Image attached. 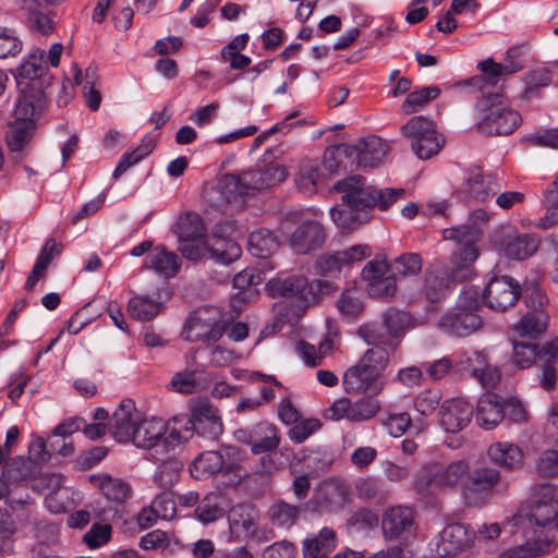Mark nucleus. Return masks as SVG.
<instances>
[{
    "mask_svg": "<svg viewBox=\"0 0 558 558\" xmlns=\"http://www.w3.org/2000/svg\"><path fill=\"white\" fill-rule=\"evenodd\" d=\"M451 263L453 265L452 269L439 260L432 263L426 268L423 291L429 302L441 301L450 293L456 280H465L472 276V268L470 267V274L460 277L457 265L452 259Z\"/></svg>",
    "mask_w": 558,
    "mask_h": 558,
    "instance_id": "12",
    "label": "nucleus"
},
{
    "mask_svg": "<svg viewBox=\"0 0 558 558\" xmlns=\"http://www.w3.org/2000/svg\"><path fill=\"white\" fill-rule=\"evenodd\" d=\"M153 149L150 144H146L137 147L133 151L124 153L116 169L113 170L112 178L118 180L130 167L140 162L144 157H146Z\"/></svg>",
    "mask_w": 558,
    "mask_h": 558,
    "instance_id": "61",
    "label": "nucleus"
},
{
    "mask_svg": "<svg viewBox=\"0 0 558 558\" xmlns=\"http://www.w3.org/2000/svg\"><path fill=\"white\" fill-rule=\"evenodd\" d=\"M473 532L462 523L447 525L440 533L438 548L445 556H454L470 547Z\"/></svg>",
    "mask_w": 558,
    "mask_h": 558,
    "instance_id": "29",
    "label": "nucleus"
},
{
    "mask_svg": "<svg viewBox=\"0 0 558 558\" xmlns=\"http://www.w3.org/2000/svg\"><path fill=\"white\" fill-rule=\"evenodd\" d=\"M231 226L230 222L217 225L213 238L206 244L208 257L216 263L229 265L241 256V246L235 241L219 234V232L230 229Z\"/></svg>",
    "mask_w": 558,
    "mask_h": 558,
    "instance_id": "24",
    "label": "nucleus"
},
{
    "mask_svg": "<svg viewBox=\"0 0 558 558\" xmlns=\"http://www.w3.org/2000/svg\"><path fill=\"white\" fill-rule=\"evenodd\" d=\"M146 266L166 278L173 277L180 269V262L177 254L165 248L157 247L146 259Z\"/></svg>",
    "mask_w": 558,
    "mask_h": 558,
    "instance_id": "39",
    "label": "nucleus"
},
{
    "mask_svg": "<svg viewBox=\"0 0 558 558\" xmlns=\"http://www.w3.org/2000/svg\"><path fill=\"white\" fill-rule=\"evenodd\" d=\"M167 425L160 418L143 420L137 423L131 441L137 447L151 448L167 433Z\"/></svg>",
    "mask_w": 558,
    "mask_h": 558,
    "instance_id": "35",
    "label": "nucleus"
},
{
    "mask_svg": "<svg viewBox=\"0 0 558 558\" xmlns=\"http://www.w3.org/2000/svg\"><path fill=\"white\" fill-rule=\"evenodd\" d=\"M240 177L244 192L248 195L255 191L268 189L284 181L287 169L280 163L272 162L243 171L240 173Z\"/></svg>",
    "mask_w": 558,
    "mask_h": 558,
    "instance_id": "21",
    "label": "nucleus"
},
{
    "mask_svg": "<svg viewBox=\"0 0 558 558\" xmlns=\"http://www.w3.org/2000/svg\"><path fill=\"white\" fill-rule=\"evenodd\" d=\"M438 473V486L440 488H453L465 480L469 463L464 460L450 462L447 465H435Z\"/></svg>",
    "mask_w": 558,
    "mask_h": 558,
    "instance_id": "44",
    "label": "nucleus"
},
{
    "mask_svg": "<svg viewBox=\"0 0 558 558\" xmlns=\"http://www.w3.org/2000/svg\"><path fill=\"white\" fill-rule=\"evenodd\" d=\"M505 187L504 180L495 174H483L480 167H470L461 185L460 194L465 201L486 202Z\"/></svg>",
    "mask_w": 558,
    "mask_h": 558,
    "instance_id": "16",
    "label": "nucleus"
},
{
    "mask_svg": "<svg viewBox=\"0 0 558 558\" xmlns=\"http://www.w3.org/2000/svg\"><path fill=\"white\" fill-rule=\"evenodd\" d=\"M215 193L221 196V199H213L217 207L231 203L236 199L238 196L246 195L242 186L241 177L236 173H226L220 177Z\"/></svg>",
    "mask_w": 558,
    "mask_h": 558,
    "instance_id": "41",
    "label": "nucleus"
},
{
    "mask_svg": "<svg viewBox=\"0 0 558 558\" xmlns=\"http://www.w3.org/2000/svg\"><path fill=\"white\" fill-rule=\"evenodd\" d=\"M526 281L520 284L510 276L492 278L483 292L484 303L494 311H506L513 306L520 296L524 300Z\"/></svg>",
    "mask_w": 558,
    "mask_h": 558,
    "instance_id": "13",
    "label": "nucleus"
},
{
    "mask_svg": "<svg viewBox=\"0 0 558 558\" xmlns=\"http://www.w3.org/2000/svg\"><path fill=\"white\" fill-rule=\"evenodd\" d=\"M2 477L9 483H19L29 477L28 460L24 457H15L3 465Z\"/></svg>",
    "mask_w": 558,
    "mask_h": 558,
    "instance_id": "60",
    "label": "nucleus"
},
{
    "mask_svg": "<svg viewBox=\"0 0 558 558\" xmlns=\"http://www.w3.org/2000/svg\"><path fill=\"white\" fill-rule=\"evenodd\" d=\"M536 499L529 512H520L513 518L515 525L523 524L526 519L531 524L546 527L558 515V501L555 498V489L550 485H542L536 492Z\"/></svg>",
    "mask_w": 558,
    "mask_h": 558,
    "instance_id": "19",
    "label": "nucleus"
},
{
    "mask_svg": "<svg viewBox=\"0 0 558 558\" xmlns=\"http://www.w3.org/2000/svg\"><path fill=\"white\" fill-rule=\"evenodd\" d=\"M267 291L270 296L293 298L296 296L302 303L308 305L316 301V293L308 284V280L303 275H291L286 278H275L267 282Z\"/></svg>",
    "mask_w": 558,
    "mask_h": 558,
    "instance_id": "20",
    "label": "nucleus"
},
{
    "mask_svg": "<svg viewBox=\"0 0 558 558\" xmlns=\"http://www.w3.org/2000/svg\"><path fill=\"white\" fill-rule=\"evenodd\" d=\"M489 219V213L478 208L470 214L463 226L444 230V239L454 241L459 246L452 255V260L458 267L460 277L468 276L470 265L477 259L478 248L476 244L483 235L482 226L486 225Z\"/></svg>",
    "mask_w": 558,
    "mask_h": 558,
    "instance_id": "3",
    "label": "nucleus"
},
{
    "mask_svg": "<svg viewBox=\"0 0 558 558\" xmlns=\"http://www.w3.org/2000/svg\"><path fill=\"white\" fill-rule=\"evenodd\" d=\"M380 410L379 401L372 397L365 396L356 401H352L351 422H364L376 416Z\"/></svg>",
    "mask_w": 558,
    "mask_h": 558,
    "instance_id": "55",
    "label": "nucleus"
},
{
    "mask_svg": "<svg viewBox=\"0 0 558 558\" xmlns=\"http://www.w3.org/2000/svg\"><path fill=\"white\" fill-rule=\"evenodd\" d=\"M482 323L477 313L452 310L440 317L438 326L450 336L468 337L478 330Z\"/></svg>",
    "mask_w": 558,
    "mask_h": 558,
    "instance_id": "25",
    "label": "nucleus"
},
{
    "mask_svg": "<svg viewBox=\"0 0 558 558\" xmlns=\"http://www.w3.org/2000/svg\"><path fill=\"white\" fill-rule=\"evenodd\" d=\"M347 487L338 481H326L319 489V504L330 509L342 508L348 500Z\"/></svg>",
    "mask_w": 558,
    "mask_h": 558,
    "instance_id": "46",
    "label": "nucleus"
},
{
    "mask_svg": "<svg viewBox=\"0 0 558 558\" xmlns=\"http://www.w3.org/2000/svg\"><path fill=\"white\" fill-rule=\"evenodd\" d=\"M89 483L99 489L107 500L117 505L124 504L132 496V487L128 482L108 473L90 475Z\"/></svg>",
    "mask_w": 558,
    "mask_h": 558,
    "instance_id": "30",
    "label": "nucleus"
},
{
    "mask_svg": "<svg viewBox=\"0 0 558 558\" xmlns=\"http://www.w3.org/2000/svg\"><path fill=\"white\" fill-rule=\"evenodd\" d=\"M46 106L41 88L24 90L19 97L14 109V121L8 125L5 141L11 151L27 150L36 130V120L41 116Z\"/></svg>",
    "mask_w": 558,
    "mask_h": 558,
    "instance_id": "1",
    "label": "nucleus"
},
{
    "mask_svg": "<svg viewBox=\"0 0 558 558\" xmlns=\"http://www.w3.org/2000/svg\"><path fill=\"white\" fill-rule=\"evenodd\" d=\"M520 56V49L512 47L507 50L502 63H497L492 58L480 62L477 68L482 71V74L465 81V84L485 93V88L488 85L495 86L501 76L513 74L524 68Z\"/></svg>",
    "mask_w": 558,
    "mask_h": 558,
    "instance_id": "11",
    "label": "nucleus"
},
{
    "mask_svg": "<svg viewBox=\"0 0 558 558\" xmlns=\"http://www.w3.org/2000/svg\"><path fill=\"white\" fill-rule=\"evenodd\" d=\"M414 525V511L408 506L388 508L383 515L381 527L386 538L393 539L411 533Z\"/></svg>",
    "mask_w": 558,
    "mask_h": 558,
    "instance_id": "26",
    "label": "nucleus"
},
{
    "mask_svg": "<svg viewBox=\"0 0 558 558\" xmlns=\"http://www.w3.org/2000/svg\"><path fill=\"white\" fill-rule=\"evenodd\" d=\"M362 279L366 282V291L373 299L388 300L397 290L395 274L389 270L385 258L369 260L362 270Z\"/></svg>",
    "mask_w": 558,
    "mask_h": 558,
    "instance_id": "14",
    "label": "nucleus"
},
{
    "mask_svg": "<svg viewBox=\"0 0 558 558\" xmlns=\"http://www.w3.org/2000/svg\"><path fill=\"white\" fill-rule=\"evenodd\" d=\"M326 232L320 222L304 220L289 238V244L296 254L305 255L318 250L325 243Z\"/></svg>",
    "mask_w": 558,
    "mask_h": 558,
    "instance_id": "22",
    "label": "nucleus"
},
{
    "mask_svg": "<svg viewBox=\"0 0 558 558\" xmlns=\"http://www.w3.org/2000/svg\"><path fill=\"white\" fill-rule=\"evenodd\" d=\"M473 413V407L463 398L448 399L440 405L439 424L447 433H458L470 424Z\"/></svg>",
    "mask_w": 558,
    "mask_h": 558,
    "instance_id": "23",
    "label": "nucleus"
},
{
    "mask_svg": "<svg viewBox=\"0 0 558 558\" xmlns=\"http://www.w3.org/2000/svg\"><path fill=\"white\" fill-rule=\"evenodd\" d=\"M333 190L342 193V203L367 213L371 208L389 209L396 202L405 198L404 189H378L366 185L365 179L353 175L338 181Z\"/></svg>",
    "mask_w": 558,
    "mask_h": 558,
    "instance_id": "2",
    "label": "nucleus"
},
{
    "mask_svg": "<svg viewBox=\"0 0 558 558\" xmlns=\"http://www.w3.org/2000/svg\"><path fill=\"white\" fill-rule=\"evenodd\" d=\"M372 256L367 244H355L342 251L327 252L316 259L315 268L323 276H336L343 267H351Z\"/></svg>",
    "mask_w": 558,
    "mask_h": 558,
    "instance_id": "18",
    "label": "nucleus"
},
{
    "mask_svg": "<svg viewBox=\"0 0 558 558\" xmlns=\"http://www.w3.org/2000/svg\"><path fill=\"white\" fill-rule=\"evenodd\" d=\"M344 206L343 208L333 207L330 209L331 219L338 228L350 232L368 221L367 213L360 211L350 205Z\"/></svg>",
    "mask_w": 558,
    "mask_h": 558,
    "instance_id": "43",
    "label": "nucleus"
},
{
    "mask_svg": "<svg viewBox=\"0 0 558 558\" xmlns=\"http://www.w3.org/2000/svg\"><path fill=\"white\" fill-rule=\"evenodd\" d=\"M230 526L248 532L255 525V519L245 505L233 506L228 514Z\"/></svg>",
    "mask_w": 558,
    "mask_h": 558,
    "instance_id": "62",
    "label": "nucleus"
},
{
    "mask_svg": "<svg viewBox=\"0 0 558 558\" xmlns=\"http://www.w3.org/2000/svg\"><path fill=\"white\" fill-rule=\"evenodd\" d=\"M494 247L499 254L513 260H524L535 254L541 240L533 233H521L509 225L492 235Z\"/></svg>",
    "mask_w": 558,
    "mask_h": 558,
    "instance_id": "9",
    "label": "nucleus"
},
{
    "mask_svg": "<svg viewBox=\"0 0 558 558\" xmlns=\"http://www.w3.org/2000/svg\"><path fill=\"white\" fill-rule=\"evenodd\" d=\"M191 428L199 436L217 440L223 433L220 411L208 399H196L190 404Z\"/></svg>",
    "mask_w": 558,
    "mask_h": 558,
    "instance_id": "15",
    "label": "nucleus"
},
{
    "mask_svg": "<svg viewBox=\"0 0 558 558\" xmlns=\"http://www.w3.org/2000/svg\"><path fill=\"white\" fill-rule=\"evenodd\" d=\"M438 473L435 465L425 466L414 482V489L417 494L428 495L438 486Z\"/></svg>",
    "mask_w": 558,
    "mask_h": 558,
    "instance_id": "64",
    "label": "nucleus"
},
{
    "mask_svg": "<svg viewBox=\"0 0 558 558\" xmlns=\"http://www.w3.org/2000/svg\"><path fill=\"white\" fill-rule=\"evenodd\" d=\"M423 259L417 253H403L392 263L393 274L402 277L416 276L421 272Z\"/></svg>",
    "mask_w": 558,
    "mask_h": 558,
    "instance_id": "57",
    "label": "nucleus"
},
{
    "mask_svg": "<svg viewBox=\"0 0 558 558\" xmlns=\"http://www.w3.org/2000/svg\"><path fill=\"white\" fill-rule=\"evenodd\" d=\"M524 304L527 311L514 325V330L521 337L536 338L546 331L549 322V300L536 280L525 282Z\"/></svg>",
    "mask_w": 558,
    "mask_h": 558,
    "instance_id": "5",
    "label": "nucleus"
},
{
    "mask_svg": "<svg viewBox=\"0 0 558 558\" xmlns=\"http://www.w3.org/2000/svg\"><path fill=\"white\" fill-rule=\"evenodd\" d=\"M383 325L386 331L376 324H364L357 328L356 335L368 345L384 344L395 352L400 338L411 325V317L408 313L391 307L383 313Z\"/></svg>",
    "mask_w": 558,
    "mask_h": 558,
    "instance_id": "6",
    "label": "nucleus"
},
{
    "mask_svg": "<svg viewBox=\"0 0 558 558\" xmlns=\"http://www.w3.org/2000/svg\"><path fill=\"white\" fill-rule=\"evenodd\" d=\"M487 457L492 463L508 471L520 468L523 460L520 447L507 441L492 444L487 448Z\"/></svg>",
    "mask_w": 558,
    "mask_h": 558,
    "instance_id": "31",
    "label": "nucleus"
},
{
    "mask_svg": "<svg viewBox=\"0 0 558 558\" xmlns=\"http://www.w3.org/2000/svg\"><path fill=\"white\" fill-rule=\"evenodd\" d=\"M536 366L541 387L546 391L555 390L558 380V337L544 344Z\"/></svg>",
    "mask_w": 558,
    "mask_h": 558,
    "instance_id": "27",
    "label": "nucleus"
},
{
    "mask_svg": "<svg viewBox=\"0 0 558 558\" xmlns=\"http://www.w3.org/2000/svg\"><path fill=\"white\" fill-rule=\"evenodd\" d=\"M301 507L280 500L269 507L268 517L271 523L280 529L289 530L299 520Z\"/></svg>",
    "mask_w": 558,
    "mask_h": 558,
    "instance_id": "45",
    "label": "nucleus"
},
{
    "mask_svg": "<svg viewBox=\"0 0 558 558\" xmlns=\"http://www.w3.org/2000/svg\"><path fill=\"white\" fill-rule=\"evenodd\" d=\"M440 94V88L437 86H426L418 90L408 94L403 101L401 109L403 113L410 114L422 110L426 105L436 99Z\"/></svg>",
    "mask_w": 558,
    "mask_h": 558,
    "instance_id": "50",
    "label": "nucleus"
},
{
    "mask_svg": "<svg viewBox=\"0 0 558 558\" xmlns=\"http://www.w3.org/2000/svg\"><path fill=\"white\" fill-rule=\"evenodd\" d=\"M379 377L372 369L357 362L343 374L342 386L347 393L359 395L368 390Z\"/></svg>",
    "mask_w": 558,
    "mask_h": 558,
    "instance_id": "33",
    "label": "nucleus"
},
{
    "mask_svg": "<svg viewBox=\"0 0 558 558\" xmlns=\"http://www.w3.org/2000/svg\"><path fill=\"white\" fill-rule=\"evenodd\" d=\"M135 404L131 399H124L113 412L109 430L119 442H128L137 425L135 421Z\"/></svg>",
    "mask_w": 558,
    "mask_h": 558,
    "instance_id": "28",
    "label": "nucleus"
},
{
    "mask_svg": "<svg viewBox=\"0 0 558 558\" xmlns=\"http://www.w3.org/2000/svg\"><path fill=\"white\" fill-rule=\"evenodd\" d=\"M343 147H349L348 143H341L328 148L324 154V166L330 172H338L340 169L344 171L350 170L351 166H348L351 155L349 151H342Z\"/></svg>",
    "mask_w": 558,
    "mask_h": 558,
    "instance_id": "56",
    "label": "nucleus"
},
{
    "mask_svg": "<svg viewBox=\"0 0 558 558\" xmlns=\"http://www.w3.org/2000/svg\"><path fill=\"white\" fill-rule=\"evenodd\" d=\"M319 177V163L317 160L302 161L299 167V172L295 177L298 189L306 195H312L316 192L317 180Z\"/></svg>",
    "mask_w": 558,
    "mask_h": 558,
    "instance_id": "47",
    "label": "nucleus"
},
{
    "mask_svg": "<svg viewBox=\"0 0 558 558\" xmlns=\"http://www.w3.org/2000/svg\"><path fill=\"white\" fill-rule=\"evenodd\" d=\"M444 143L442 136L435 131L434 134L425 136L420 143L418 141L414 142L411 148L420 159H429L440 151Z\"/></svg>",
    "mask_w": 558,
    "mask_h": 558,
    "instance_id": "58",
    "label": "nucleus"
},
{
    "mask_svg": "<svg viewBox=\"0 0 558 558\" xmlns=\"http://www.w3.org/2000/svg\"><path fill=\"white\" fill-rule=\"evenodd\" d=\"M544 352V345L537 343L517 341L513 343V362L519 368H527L537 364L541 353Z\"/></svg>",
    "mask_w": 558,
    "mask_h": 558,
    "instance_id": "51",
    "label": "nucleus"
},
{
    "mask_svg": "<svg viewBox=\"0 0 558 558\" xmlns=\"http://www.w3.org/2000/svg\"><path fill=\"white\" fill-rule=\"evenodd\" d=\"M441 395L438 390L427 389L415 397L414 407L418 413L428 416L439 407Z\"/></svg>",
    "mask_w": 558,
    "mask_h": 558,
    "instance_id": "63",
    "label": "nucleus"
},
{
    "mask_svg": "<svg viewBox=\"0 0 558 558\" xmlns=\"http://www.w3.org/2000/svg\"><path fill=\"white\" fill-rule=\"evenodd\" d=\"M45 53V50L41 49H36L34 52L29 53L14 71V76L17 80L33 81L41 78L48 71Z\"/></svg>",
    "mask_w": 558,
    "mask_h": 558,
    "instance_id": "42",
    "label": "nucleus"
},
{
    "mask_svg": "<svg viewBox=\"0 0 558 558\" xmlns=\"http://www.w3.org/2000/svg\"><path fill=\"white\" fill-rule=\"evenodd\" d=\"M475 417L478 425L485 429L496 427L504 418L500 398L494 393L483 395L477 401Z\"/></svg>",
    "mask_w": 558,
    "mask_h": 558,
    "instance_id": "32",
    "label": "nucleus"
},
{
    "mask_svg": "<svg viewBox=\"0 0 558 558\" xmlns=\"http://www.w3.org/2000/svg\"><path fill=\"white\" fill-rule=\"evenodd\" d=\"M204 226L201 217L190 214L181 219L178 225V235L180 241L199 240L204 235Z\"/></svg>",
    "mask_w": 558,
    "mask_h": 558,
    "instance_id": "59",
    "label": "nucleus"
},
{
    "mask_svg": "<svg viewBox=\"0 0 558 558\" xmlns=\"http://www.w3.org/2000/svg\"><path fill=\"white\" fill-rule=\"evenodd\" d=\"M280 242L277 235L266 228L253 231L247 240L248 252L257 258H267L278 251Z\"/></svg>",
    "mask_w": 558,
    "mask_h": 558,
    "instance_id": "36",
    "label": "nucleus"
},
{
    "mask_svg": "<svg viewBox=\"0 0 558 558\" xmlns=\"http://www.w3.org/2000/svg\"><path fill=\"white\" fill-rule=\"evenodd\" d=\"M486 112L478 122V130L487 135H509L520 124L519 112L509 108L500 94H487Z\"/></svg>",
    "mask_w": 558,
    "mask_h": 558,
    "instance_id": "8",
    "label": "nucleus"
},
{
    "mask_svg": "<svg viewBox=\"0 0 558 558\" xmlns=\"http://www.w3.org/2000/svg\"><path fill=\"white\" fill-rule=\"evenodd\" d=\"M162 303L147 295H135L128 303V313L132 318L149 322L162 311Z\"/></svg>",
    "mask_w": 558,
    "mask_h": 558,
    "instance_id": "40",
    "label": "nucleus"
},
{
    "mask_svg": "<svg viewBox=\"0 0 558 558\" xmlns=\"http://www.w3.org/2000/svg\"><path fill=\"white\" fill-rule=\"evenodd\" d=\"M550 542L547 538H538L526 542L523 545L505 550L500 558H534L549 551Z\"/></svg>",
    "mask_w": 558,
    "mask_h": 558,
    "instance_id": "54",
    "label": "nucleus"
},
{
    "mask_svg": "<svg viewBox=\"0 0 558 558\" xmlns=\"http://www.w3.org/2000/svg\"><path fill=\"white\" fill-rule=\"evenodd\" d=\"M435 131L434 122L424 116L413 117L401 126L402 135L411 141V145L416 141L420 143L425 136L434 134Z\"/></svg>",
    "mask_w": 558,
    "mask_h": 558,
    "instance_id": "53",
    "label": "nucleus"
},
{
    "mask_svg": "<svg viewBox=\"0 0 558 558\" xmlns=\"http://www.w3.org/2000/svg\"><path fill=\"white\" fill-rule=\"evenodd\" d=\"M183 463L178 459L161 462L155 472L154 481L163 490H169L178 482Z\"/></svg>",
    "mask_w": 558,
    "mask_h": 558,
    "instance_id": "49",
    "label": "nucleus"
},
{
    "mask_svg": "<svg viewBox=\"0 0 558 558\" xmlns=\"http://www.w3.org/2000/svg\"><path fill=\"white\" fill-rule=\"evenodd\" d=\"M242 452L234 446H222L218 450L199 453L193 461L191 473L196 478L215 474H235L241 470Z\"/></svg>",
    "mask_w": 558,
    "mask_h": 558,
    "instance_id": "7",
    "label": "nucleus"
},
{
    "mask_svg": "<svg viewBox=\"0 0 558 558\" xmlns=\"http://www.w3.org/2000/svg\"><path fill=\"white\" fill-rule=\"evenodd\" d=\"M553 71L548 68H537L524 75L525 88L522 97L526 100L538 96V90L550 85Z\"/></svg>",
    "mask_w": 558,
    "mask_h": 558,
    "instance_id": "48",
    "label": "nucleus"
},
{
    "mask_svg": "<svg viewBox=\"0 0 558 558\" xmlns=\"http://www.w3.org/2000/svg\"><path fill=\"white\" fill-rule=\"evenodd\" d=\"M390 352L392 351L384 344L373 345L361 356L359 363L380 376L388 366Z\"/></svg>",
    "mask_w": 558,
    "mask_h": 558,
    "instance_id": "52",
    "label": "nucleus"
},
{
    "mask_svg": "<svg viewBox=\"0 0 558 558\" xmlns=\"http://www.w3.org/2000/svg\"><path fill=\"white\" fill-rule=\"evenodd\" d=\"M195 517L204 524L213 523L226 514V498L218 493H209L195 508Z\"/></svg>",
    "mask_w": 558,
    "mask_h": 558,
    "instance_id": "38",
    "label": "nucleus"
},
{
    "mask_svg": "<svg viewBox=\"0 0 558 558\" xmlns=\"http://www.w3.org/2000/svg\"><path fill=\"white\" fill-rule=\"evenodd\" d=\"M280 438L277 435V428L267 422H260L253 425L252 452L260 454L276 451L279 447Z\"/></svg>",
    "mask_w": 558,
    "mask_h": 558,
    "instance_id": "37",
    "label": "nucleus"
},
{
    "mask_svg": "<svg viewBox=\"0 0 558 558\" xmlns=\"http://www.w3.org/2000/svg\"><path fill=\"white\" fill-rule=\"evenodd\" d=\"M341 149L344 153H350L351 159L348 166H351V171H353L359 168L378 167L387 156L390 147L383 138L372 135L360 138L356 143L349 144V147Z\"/></svg>",
    "mask_w": 558,
    "mask_h": 558,
    "instance_id": "17",
    "label": "nucleus"
},
{
    "mask_svg": "<svg viewBox=\"0 0 558 558\" xmlns=\"http://www.w3.org/2000/svg\"><path fill=\"white\" fill-rule=\"evenodd\" d=\"M508 487L509 482L498 469L480 465L468 470L462 482V495L469 506L477 507L485 505L495 494H505Z\"/></svg>",
    "mask_w": 558,
    "mask_h": 558,
    "instance_id": "4",
    "label": "nucleus"
},
{
    "mask_svg": "<svg viewBox=\"0 0 558 558\" xmlns=\"http://www.w3.org/2000/svg\"><path fill=\"white\" fill-rule=\"evenodd\" d=\"M337 535L330 527H323L318 534L306 537L303 542L305 558H328L336 548Z\"/></svg>",
    "mask_w": 558,
    "mask_h": 558,
    "instance_id": "34",
    "label": "nucleus"
},
{
    "mask_svg": "<svg viewBox=\"0 0 558 558\" xmlns=\"http://www.w3.org/2000/svg\"><path fill=\"white\" fill-rule=\"evenodd\" d=\"M225 332L226 324L220 320L218 311L204 306L190 315L182 336L186 341L210 343L218 341Z\"/></svg>",
    "mask_w": 558,
    "mask_h": 558,
    "instance_id": "10",
    "label": "nucleus"
}]
</instances>
